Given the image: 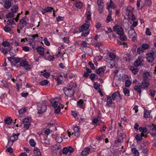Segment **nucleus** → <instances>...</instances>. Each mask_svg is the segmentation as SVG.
Returning a JSON list of instances; mask_svg holds the SVG:
<instances>
[{"mask_svg": "<svg viewBox=\"0 0 156 156\" xmlns=\"http://www.w3.org/2000/svg\"><path fill=\"white\" fill-rule=\"evenodd\" d=\"M97 3L99 7L102 10L104 6V3L102 0H98Z\"/></svg>", "mask_w": 156, "mask_h": 156, "instance_id": "393cba45", "label": "nucleus"}, {"mask_svg": "<svg viewBox=\"0 0 156 156\" xmlns=\"http://www.w3.org/2000/svg\"><path fill=\"white\" fill-rule=\"evenodd\" d=\"M112 98L110 97L107 96V105L108 106L111 105L112 104Z\"/></svg>", "mask_w": 156, "mask_h": 156, "instance_id": "c756f323", "label": "nucleus"}, {"mask_svg": "<svg viewBox=\"0 0 156 156\" xmlns=\"http://www.w3.org/2000/svg\"><path fill=\"white\" fill-rule=\"evenodd\" d=\"M106 62V64L108 67L112 68L114 66L115 62L113 59H111L109 57H107L105 59Z\"/></svg>", "mask_w": 156, "mask_h": 156, "instance_id": "6e6552de", "label": "nucleus"}, {"mask_svg": "<svg viewBox=\"0 0 156 156\" xmlns=\"http://www.w3.org/2000/svg\"><path fill=\"white\" fill-rule=\"evenodd\" d=\"M36 50L38 53L41 56H43L44 55V49L41 46H38L36 48Z\"/></svg>", "mask_w": 156, "mask_h": 156, "instance_id": "f3484780", "label": "nucleus"}, {"mask_svg": "<svg viewBox=\"0 0 156 156\" xmlns=\"http://www.w3.org/2000/svg\"><path fill=\"white\" fill-rule=\"evenodd\" d=\"M85 16L87 20L86 21L85 23L81 26L79 29V31L82 32L81 36L84 37H86L89 34L90 31L88 28L90 26V21L91 19V13L89 7L87 9Z\"/></svg>", "mask_w": 156, "mask_h": 156, "instance_id": "f257e3e1", "label": "nucleus"}, {"mask_svg": "<svg viewBox=\"0 0 156 156\" xmlns=\"http://www.w3.org/2000/svg\"><path fill=\"white\" fill-rule=\"evenodd\" d=\"M64 91L65 95L67 96L71 97L75 93L74 90L71 88L65 87L64 88Z\"/></svg>", "mask_w": 156, "mask_h": 156, "instance_id": "39448f33", "label": "nucleus"}, {"mask_svg": "<svg viewBox=\"0 0 156 156\" xmlns=\"http://www.w3.org/2000/svg\"><path fill=\"white\" fill-rule=\"evenodd\" d=\"M142 152L144 154H147L148 153V151L147 148H143L142 150Z\"/></svg>", "mask_w": 156, "mask_h": 156, "instance_id": "338daca9", "label": "nucleus"}, {"mask_svg": "<svg viewBox=\"0 0 156 156\" xmlns=\"http://www.w3.org/2000/svg\"><path fill=\"white\" fill-rule=\"evenodd\" d=\"M3 5L5 9H9L11 6L12 2L9 0H5Z\"/></svg>", "mask_w": 156, "mask_h": 156, "instance_id": "6ab92c4d", "label": "nucleus"}, {"mask_svg": "<svg viewBox=\"0 0 156 156\" xmlns=\"http://www.w3.org/2000/svg\"><path fill=\"white\" fill-rule=\"evenodd\" d=\"M143 60L141 57H138L134 63V65L136 67L143 65Z\"/></svg>", "mask_w": 156, "mask_h": 156, "instance_id": "9d476101", "label": "nucleus"}, {"mask_svg": "<svg viewBox=\"0 0 156 156\" xmlns=\"http://www.w3.org/2000/svg\"><path fill=\"white\" fill-rule=\"evenodd\" d=\"M146 34L150 36L151 35V33L150 31V29L147 28L146 30Z\"/></svg>", "mask_w": 156, "mask_h": 156, "instance_id": "69168bd1", "label": "nucleus"}, {"mask_svg": "<svg viewBox=\"0 0 156 156\" xmlns=\"http://www.w3.org/2000/svg\"><path fill=\"white\" fill-rule=\"evenodd\" d=\"M75 6L78 9H81L83 6V4L81 2L76 1L75 3Z\"/></svg>", "mask_w": 156, "mask_h": 156, "instance_id": "cd10ccee", "label": "nucleus"}, {"mask_svg": "<svg viewBox=\"0 0 156 156\" xmlns=\"http://www.w3.org/2000/svg\"><path fill=\"white\" fill-rule=\"evenodd\" d=\"M119 134L122 137L119 138L117 140H116L115 141V142L116 144L122 142L124 138L123 137L125 136V135L123 134L120 133Z\"/></svg>", "mask_w": 156, "mask_h": 156, "instance_id": "412c9836", "label": "nucleus"}, {"mask_svg": "<svg viewBox=\"0 0 156 156\" xmlns=\"http://www.w3.org/2000/svg\"><path fill=\"white\" fill-rule=\"evenodd\" d=\"M14 16V14L12 12H10L6 15V18H12Z\"/></svg>", "mask_w": 156, "mask_h": 156, "instance_id": "ea45409f", "label": "nucleus"}, {"mask_svg": "<svg viewBox=\"0 0 156 156\" xmlns=\"http://www.w3.org/2000/svg\"><path fill=\"white\" fill-rule=\"evenodd\" d=\"M29 142L31 146L33 147H34L35 145V143L34 139H30V140Z\"/></svg>", "mask_w": 156, "mask_h": 156, "instance_id": "4d7b16f0", "label": "nucleus"}, {"mask_svg": "<svg viewBox=\"0 0 156 156\" xmlns=\"http://www.w3.org/2000/svg\"><path fill=\"white\" fill-rule=\"evenodd\" d=\"M1 52L4 53L5 55H6L8 53V50H7L6 48H2L0 49Z\"/></svg>", "mask_w": 156, "mask_h": 156, "instance_id": "5fc2aeb1", "label": "nucleus"}, {"mask_svg": "<svg viewBox=\"0 0 156 156\" xmlns=\"http://www.w3.org/2000/svg\"><path fill=\"white\" fill-rule=\"evenodd\" d=\"M38 113L42 114L47 109V107L45 101H44L41 102L37 103Z\"/></svg>", "mask_w": 156, "mask_h": 156, "instance_id": "7ed1b4c3", "label": "nucleus"}, {"mask_svg": "<svg viewBox=\"0 0 156 156\" xmlns=\"http://www.w3.org/2000/svg\"><path fill=\"white\" fill-rule=\"evenodd\" d=\"M43 41L44 44L46 45L49 46L50 45V43L48 41V39L47 38H44Z\"/></svg>", "mask_w": 156, "mask_h": 156, "instance_id": "6e6d98bb", "label": "nucleus"}, {"mask_svg": "<svg viewBox=\"0 0 156 156\" xmlns=\"http://www.w3.org/2000/svg\"><path fill=\"white\" fill-rule=\"evenodd\" d=\"M141 88L142 89H147L150 86V84L147 80H143L140 84Z\"/></svg>", "mask_w": 156, "mask_h": 156, "instance_id": "ddd939ff", "label": "nucleus"}, {"mask_svg": "<svg viewBox=\"0 0 156 156\" xmlns=\"http://www.w3.org/2000/svg\"><path fill=\"white\" fill-rule=\"evenodd\" d=\"M123 92L124 95L127 96H129L130 95L129 90L126 88H124L123 89Z\"/></svg>", "mask_w": 156, "mask_h": 156, "instance_id": "473e14b6", "label": "nucleus"}, {"mask_svg": "<svg viewBox=\"0 0 156 156\" xmlns=\"http://www.w3.org/2000/svg\"><path fill=\"white\" fill-rule=\"evenodd\" d=\"M48 83V82L47 80H44L40 82L39 84L42 86H45L47 85Z\"/></svg>", "mask_w": 156, "mask_h": 156, "instance_id": "49530a36", "label": "nucleus"}, {"mask_svg": "<svg viewBox=\"0 0 156 156\" xmlns=\"http://www.w3.org/2000/svg\"><path fill=\"white\" fill-rule=\"evenodd\" d=\"M112 13L111 12H109L108 15L107 16V17L106 20V22L107 23H108L110 21H111L112 20Z\"/></svg>", "mask_w": 156, "mask_h": 156, "instance_id": "c85d7f7f", "label": "nucleus"}, {"mask_svg": "<svg viewBox=\"0 0 156 156\" xmlns=\"http://www.w3.org/2000/svg\"><path fill=\"white\" fill-rule=\"evenodd\" d=\"M106 69V66H104L99 68L96 70V73L99 74L100 76H102L103 75V73Z\"/></svg>", "mask_w": 156, "mask_h": 156, "instance_id": "f8f14e48", "label": "nucleus"}, {"mask_svg": "<svg viewBox=\"0 0 156 156\" xmlns=\"http://www.w3.org/2000/svg\"><path fill=\"white\" fill-rule=\"evenodd\" d=\"M150 112L147 110H145L144 112V117L145 118H148L150 116Z\"/></svg>", "mask_w": 156, "mask_h": 156, "instance_id": "72a5a7b5", "label": "nucleus"}, {"mask_svg": "<svg viewBox=\"0 0 156 156\" xmlns=\"http://www.w3.org/2000/svg\"><path fill=\"white\" fill-rule=\"evenodd\" d=\"M90 151V148H85L81 152L82 156H86L89 154Z\"/></svg>", "mask_w": 156, "mask_h": 156, "instance_id": "a211bd4d", "label": "nucleus"}, {"mask_svg": "<svg viewBox=\"0 0 156 156\" xmlns=\"http://www.w3.org/2000/svg\"><path fill=\"white\" fill-rule=\"evenodd\" d=\"M7 23L9 25H12L15 24V21L13 19H10L7 21Z\"/></svg>", "mask_w": 156, "mask_h": 156, "instance_id": "de8ad7c7", "label": "nucleus"}, {"mask_svg": "<svg viewBox=\"0 0 156 156\" xmlns=\"http://www.w3.org/2000/svg\"><path fill=\"white\" fill-rule=\"evenodd\" d=\"M149 128L150 129V131L152 132L155 131L154 133H150V134L152 136H156V125L152 124L148 126Z\"/></svg>", "mask_w": 156, "mask_h": 156, "instance_id": "4468645a", "label": "nucleus"}, {"mask_svg": "<svg viewBox=\"0 0 156 156\" xmlns=\"http://www.w3.org/2000/svg\"><path fill=\"white\" fill-rule=\"evenodd\" d=\"M61 108V107H60V105H59L58 106L54 108L55 113H57L60 112Z\"/></svg>", "mask_w": 156, "mask_h": 156, "instance_id": "09e8293b", "label": "nucleus"}, {"mask_svg": "<svg viewBox=\"0 0 156 156\" xmlns=\"http://www.w3.org/2000/svg\"><path fill=\"white\" fill-rule=\"evenodd\" d=\"M30 125V122H27V123L24 124L23 127L24 128L26 129H28Z\"/></svg>", "mask_w": 156, "mask_h": 156, "instance_id": "8fccbe9b", "label": "nucleus"}, {"mask_svg": "<svg viewBox=\"0 0 156 156\" xmlns=\"http://www.w3.org/2000/svg\"><path fill=\"white\" fill-rule=\"evenodd\" d=\"M74 149L70 146L64 147L63 150V153L65 154H66L68 152L72 153L74 151Z\"/></svg>", "mask_w": 156, "mask_h": 156, "instance_id": "9b49d317", "label": "nucleus"}, {"mask_svg": "<svg viewBox=\"0 0 156 156\" xmlns=\"http://www.w3.org/2000/svg\"><path fill=\"white\" fill-rule=\"evenodd\" d=\"M141 47L143 50H146L149 48V45L147 44H143L141 45Z\"/></svg>", "mask_w": 156, "mask_h": 156, "instance_id": "58836bf2", "label": "nucleus"}, {"mask_svg": "<svg viewBox=\"0 0 156 156\" xmlns=\"http://www.w3.org/2000/svg\"><path fill=\"white\" fill-rule=\"evenodd\" d=\"M3 29L4 31L6 32H9L11 31V29L10 27H4Z\"/></svg>", "mask_w": 156, "mask_h": 156, "instance_id": "052dcab7", "label": "nucleus"}, {"mask_svg": "<svg viewBox=\"0 0 156 156\" xmlns=\"http://www.w3.org/2000/svg\"><path fill=\"white\" fill-rule=\"evenodd\" d=\"M12 121V119L10 117H8L7 119H5L4 120V122L7 125L10 124Z\"/></svg>", "mask_w": 156, "mask_h": 156, "instance_id": "2f4dec72", "label": "nucleus"}, {"mask_svg": "<svg viewBox=\"0 0 156 156\" xmlns=\"http://www.w3.org/2000/svg\"><path fill=\"white\" fill-rule=\"evenodd\" d=\"M139 131L142 133H145L147 132V129L145 127H140L139 129Z\"/></svg>", "mask_w": 156, "mask_h": 156, "instance_id": "e433bc0d", "label": "nucleus"}, {"mask_svg": "<svg viewBox=\"0 0 156 156\" xmlns=\"http://www.w3.org/2000/svg\"><path fill=\"white\" fill-rule=\"evenodd\" d=\"M138 23L137 21H133L132 24L130 26V28H133L136 27Z\"/></svg>", "mask_w": 156, "mask_h": 156, "instance_id": "37998d69", "label": "nucleus"}, {"mask_svg": "<svg viewBox=\"0 0 156 156\" xmlns=\"http://www.w3.org/2000/svg\"><path fill=\"white\" fill-rule=\"evenodd\" d=\"M131 84V82L129 80H127L125 81V86L126 87H129Z\"/></svg>", "mask_w": 156, "mask_h": 156, "instance_id": "a18cd8bd", "label": "nucleus"}, {"mask_svg": "<svg viewBox=\"0 0 156 156\" xmlns=\"http://www.w3.org/2000/svg\"><path fill=\"white\" fill-rule=\"evenodd\" d=\"M143 80L147 81L149 80L150 79V73L148 72H145L143 74Z\"/></svg>", "mask_w": 156, "mask_h": 156, "instance_id": "aec40b11", "label": "nucleus"}, {"mask_svg": "<svg viewBox=\"0 0 156 156\" xmlns=\"http://www.w3.org/2000/svg\"><path fill=\"white\" fill-rule=\"evenodd\" d=\"M132 152L134 155L135 156H138L139 155V153L137 149L135 148H133L131 149Z\"/></svg>", "mask_w": 156, "mask_h": 156, "instance_id": "a878e982", "label": "nucleus"}, {"mask_svg": "<svg viewBox=\"0 0 156 156\" xmlns=\"http://www.w3.org/2000/svg\"><path fill=\"white\" fill-rule=\"evenodd\" d=\"M20 135L19 133L13 134L12 136L8 137V141L7 145V147L11 146L15 141L18 138V136Z\"/></svg>", "mask_w": 156, "mask_h": 156, "instance_id": "20e7f679", "label": "nucleus"}, {"mask_svg": "<svg viewBox=\"0 0 156 156\" xmlns=\"http://www.w3.org/2000/svg\"><path fill=\"white\" fill-rule=\"evenodd\" d=\"M12 59L14 60L16 63H19L21 60L20 58L16 57H13V58H12Z\"/></svg>", "mask_w": 156, "mask_h": 156, "instance_id": "e2e57ef3", "label": "nucleus"}, {"mask_svg": "<svg viewBox=\"0 0 156 156\" xmlns=\"http://www.w3.org/2000/svg\"><path fill=\"white\" fill-rule=\"evenodd\" d=\"M27 63V62L26 60H22L20 62V65L22 66H24L26 63Z\"/></svg>", "mask_w": 156, "mask_h": 156, "instance_id": "774afa93", "label": "nucleus"}, {"mask_svg": "<svg viewBox=\"0 0 156 156\" xmlns=\"http://www.w3.org/2000/svg\"><path fill=\"white\" fill-rule=\"evenodd\" d=\"M24 26H25L23 25V24L19 23L17 25V28L19 29V30H22Z\"/></svg>", "mask_w": 156, "mask_h": 156, "instance_id": "0e129e2a", "label": "nucleus"}, {"mask_svg": "<svg viewBox=\"0 0 156 156\" xmlns=\"http://www.w3.org/2000/svg\"><path fill=\"white\" fill-rule=\"evenodd\" d=\"M88 64L90 66L91 69L93 70L95 69V67L94 64L91 62H89L88 63Z\"/></svg>", "mask_w": 156, "mask_h": 156, "instance_id": "680f3d73", "label": "nucleus"}, {"mask_svg": "<svg viewBox=\"0 0 156 156\" xmlns=\"http://www.w3.org/2000/svg\"><path fill=\"white\" fill-rule=\"evenodd\" d=\"M141 88H141L140 85L139 86L136 85L134 87V90L136 91L139 94H140L141 92Z\"/></svg>", "mask_w": 156, "mask_h": 156, "instance_id": "b1692460", "label": "nucleus"}, {"mask_svg": "<svg viewBox=\"0 0 156 156\" xmlns=\"http://www.w3.org/2000/svg\"><path fill=\"white\" fill-rule=\"evenodd\" d=\"M61 148V147L60 145L55 146L54 147V152L56 153Z\"/></svg>", "mask_w": 156, "mask_h": 156, "instance_id": "4c0bfd02", "label": "nucleus"}, {"mask_svg": "<svg viewBox=\"0 0 156 156\" xmlns=\"http://www.w3.org/2000/svg\"><path fill=\"white\" fill-rule=\"evenodd\" d=\"M77 104L78 107L81 108H84L85 107V104L82 100H80L78 101Z\"/></svg>", "mask_w": 156, "mask_h": 156, "instance_id": "5701e85b", "label": "nucleus"}, {"mask_svg": "<svg viewBox=\"0 0 156 156\" xmlns=\"http://www.w3.org/2000/svg\"><path fill=\"white\" fill-rule=\"evenodd\" d=\"M109 57L112 58L113 59H114L116 58V55H115L113 53H111L109 54Z\"/></svg>", "mask_w": 156, "mask_h": 156, "instance_id": "864d4df0", "label": "nucleus"}, {"mask_svg": "<svg viewBox=\"0 0 156 156\" xmlns=\"http://www.w3.org/2000/svg\"><path fill=\"white\" fill-rule=\"evenodd\" d=\"M144 51L142 48L140 47H139L137 49V52L139 54L142 53Z\"/></svg>", "mask_w": 156, "mask_h": 156, "instance_id": "3c124183", "label": "nucleus"}, {"mask_svg": "<svg viewBox=\"0 0 156 156\" xmlns=\"http://www.w3.org/2000/svg\"><path fill=\"white\" fill-rule=\"evenodd\" d=\"M18 9V6L16 5L12 6L11 9L12 12L14 13L16 12Z\"/></svg>", "mask_w": 156, "mask_h": 156, "instance_id": "c9c22d12", "label": "nucleus"}, {"mask_svg": "<svg viewBox=\"0 0 156 156\" xmlns=\"http://www.w3.org/2000/svg\"><path fill=\"white\" fill-rule=\"evenodd\" d=\"M144 5L150 6L152 4V2L151 0H145L143 3Z\"/></svg>", "mask_w": 156, "mask_h": 156, "instance_id": "bb28decb", "label": "nucleus"}, {"mask_svg": "<svg viewBox=\"0 0 156 156\" xmlns=\"http://www.w3.org/2000/svg\"><path fill=\"white\" fill-rule=\"evenodd\" d=\"M113 30L114 32L120 36L119 38L122 41H125L127 39L126 36L124 34L123 30L122 27L118 25H116L114 27Z\"/></svg>", "mask_w": 156, "mask_h": 156, "instance_id": "f03ea898", "label": "nucleus"}, {"mask_svg": "<svg viewBox=\"0 0 156 156\" xmlns=\"http://www.w3.org/2000/svg\"><path fill=\"white\" fill-rule=\"evenodd\" d=\"M112 97L113 100L115 99H118V100H119V99H121L119 93L118 91L113 93L112 94Z\"/></svg>", "mask_w": 156, "mask_h": 156, "instance_id": "2eb2a0df", "label": "nucleus"}, {"mask_svg": "<svg viewBox=\"0 0 156 156\" xmlns=\"http://www.w3.org/2000/svg\"><path fill=\"white\" fill-rule=\"evenodd\" d=\"M133 10V8L130 6H128L126 9L125 13L128 18H130V16L132 13Z\"/></svg>", "mask_w": 156, "mask_h": 156, "instance_id": "1a4fd4ad", "label": "nucleus"}, {"mask_svg": "<svg viewBox=\"0 0 156 156\" xmlns=\"http://www.w3.org/2000/svg\"><path fill=\"white\" fill-rule=\"evenodd\" d=\"M9 54L12 57H14L16 55L15 51L13 50H10L9 51Z\"/></svg>", "mask_w": 156, "mask_h": 156, "instance_id": "603ef678", "label": "nucleus"}, {"mask_svg": "<svg viewBox=\"0 0 156 156\" xmlns=\"http://www.w3.org/2000/svg\"><path fill=\"white\" fill-rule=\"evenodd\" d=\"M135 138L136 140H137L139 141H140L142 140V136H141L139 134H137Z\"/></svg>", "mask_w": 156, "mask_h": 156, "instance_id": "bf43d9fd", "label": "nucleus"}, {"mask_svg": "<svg viewBox=\"0 0 156 156\" xmlns=\"http://www.w3.org/2000/svg\"><path fill=\"white\" fill-rule=\"evenodd\" d=\"M29 43L30 45L31 46L32 48L33 49H34L35 48V41L30 40V41H29Z\"/></svg>", "mask_w": 156, "mask_h": 156, "instance_id": "f704fd0d", "label": "nucleus"}, {"mask_svg": "<svg viewBox=\"0 0 156 156\" xmlns=\"http://www.w3.org/2000/svg\"><path fill=\"white\" fill-rule=\"evenodd\" d=\"M28 39L30 40H32L34 41L35 38L36 37H38L39 36L37 34H36L35 35H28Z\"/></svg>", "mask_w": 156, "mask_h": 156, "instance_id": "7c9ffc66", "label": "nucleus"}, {"mask_svg": "<svg viewBox=\"0 0 156 156\" xmlns=\"http://www.w3.org/2000/svg\"><path fill=\"white\" fill-rule=\"evenodd\" d=\"M34 154L35 156H41V153L37 147L34 148Z\"/></svg>", "mask_w": 156, "mask_h": 156, "instance_id": "4be33fe9", "label": "nucleus"}, {"mask_svg": "<svg viewBox=\"0 0 156 156\" xmlns=\"http://www.w3.org/2000/svg\"><path fill=\"white\" fill-rule=\"evenodd\" d=\"M2 45L4 47H8L10 45V43L7 41H4L2 43Z\"/></svg>", "mask_w": 156, "mask_h": 156, "instance_id": "a19ab883", "label": "nucleus"}, {"mask_svg": "<svg viewBox=\"0 0 156 156\" xmlns=\"http://www.w3.org/2000/svg\"><path fill=\"white\" fill-rule=\"evenodd\" d=\"M80 129L79 127L76 126L74 128V134L75 136L78 137L80 135Z\"/></svg>", "mask_w": 156, "mask_h": 156, "instance_id": "dca6fc26", "label": "nucleus"}, {"mask_svg": "<svg viewBox=\"0 0 156 156\" xmlns=\"http://www.w3.org/2000/svg\"><path fill=\"white\" fill-rule=\"evenodd\" d=\"M55 140L57 142L60 143L62 141V138L60 136H57L56 137Z\"/></svg>", "mask_w": 156, "mask_h": 156, "instance_id": "c03bdc74", "label": "nucleus"}, {"mask_svg": "<svg viewBox=\"0 0 156 156\" xmlns=\"http://www.w3.org/2000/svg\"><path fill=\"white\" fill-rule=\"evenodd\" d=\"M19 22L20 23L22 24H23V25L24 26H25L27 24V23L26 20L23 18L20 19V20Z\"/></svg>", "mask_w": 156, "mask_h": 156, "instance_id": "79ce46f5", "label": "nucleus"}, {"mask_svg": "<svg viewBox=\"0 0 156 156\" xmlns=\"http://www.w3.org/2000/svg\"><path fill=\"white\" fill-rule=\"evenodd\" d=\"M147 59L148 62H152L154 59L156 57V54L155 53L152 52L148 53L147 55Z\"/></svg>", "mask_w": 156, "mask_h": 156, "instance_id": "0eeeda50", "label": "nucleus"}, {"mask_svg": "<svg viewBox=\"0 0 156 156\" xmlns=\"http://www.w3.org/2000/svg\"><path fill=\"white\" fill-rule=\"evenodd\" d=\"M129 37L132 38V40L135 41L136 40L137 34L133 28H131L129 30Z\"/></svg>", "mask_w": 156, "mask_h": 156, "instance_id": "423d86ee", "label": "nucleus"}, {"mask_svg": "<svg viewBox=\"0 0 156 156\" xmlns=\"http://www.w3.org/2000/svg\"><path fill=\"white\" fill-rule=\"evenodd\" d=\"M129 19L131 20L132 21H134L136 20V16L135 15L133 14V13L130 15V18H128Z\"/></svg>", "mask_w": 156, "mask_h": 156, "instance_id": "13d9d810", "label": "nucleus"}]
</instances>
